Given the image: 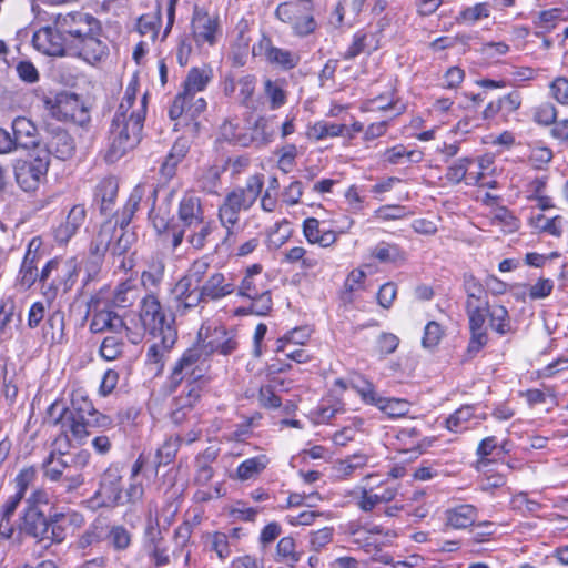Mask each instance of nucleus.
Wrapping results in <instances>:
<instances>
[{"instance_id":"774afa93","label":"nucleus","mask_w":568,"mask_h":568,"mask_svg":"<svg viewBox=\"0 0 568 568\" xmlns=\"http://www.w3.org/2000/svg\"><path fill=\"white\" fill-rule=\"evenodd\" d=\"M550 95L560 104L568 105V79L556 78L549 85Z\"/></svg>"},{"instance_id":"412c9836","label":"nucleus","mask_w":568,"mask_h":568,"mask_svg":"<svg viewBox=\"0 0 568 568\" xmlns=\"http://www.w3.org/2000/svg\"><path fill=\"white\" fill-rule=\"evenodd\" d=\"M75 152V143L73 138L64 130L52 132L50 139L45 144V151L41 154H47L49 158H54L65 161L73 156Z\"/></svg>"},{"instance_id":"7c9ffc66","label":"nucleus","mask_w":568,"mask_h":568,"mask_svg":"<svg viewBox=\"0 0 568 568\" xmlns=\"http://www.w3.org/2000/svg\"><path fill=\"white\" fill-rule=\"evenodd\" d=\"M273 136L274 129L272 126V123H270V120L265 118H260L252 126L251 134L248 135L245 133V135H243V138L240 139V145H266L272 141Z\"/></svg>"},{"instance_id":"79ce46f5","label":"nucleus","mask_w":568,"mask_h":568,"mask_svg":"<svg viewBox=\"0 0 568 568\" xmlns=\"http://www.w3.org/2000/svg\"><path fill=\"white\" fill-rule=\"evenodd\" d=\"M139 297V287L132 281L120 283L114 292L112 303L118 307L131 306Z\"/></svg>"},{"instance_id":"603ef678","label":"nucleus","mask_w":568,"mask_h":568,"mask_svg":"<svg viewBox=\"0 0 568 568\" xmlns=\"http://www.w3.org/2000/svg\"><path fill=\"white\" fill-rule=\"evenodd\" d=\"M276 555L278 561L288 565H294L301 559L300 554L296 551L295 540L288 536L278 540L276 545Z\"/></svg>"},{"instance_id":"a19ab883","label":"nucleus","mask_w":568,"mask_h":568,"mask_svg":"<svg viewBox=\"0 0 568 568\" xmlns=\"http://www.w3.org/2000/svg\"><path fill=\"white\" fill-rule=\"evenodd\" d=\"M530 225L538 232H544L555 237H560L564 232V219L560 215L547 217L538 214L530 220Z\"/></svg>"},{"instance_id":"cd10ccee","label":"nucleus","mask_w":568,"mask_h":568,"mask_svg":"<svg viewBox=\"0 0 568 568\" xmlns=\"http://www.w3.org/2000/svg\"><path fill=\"white\" fill-rule=\"evenodd\" d=\"M48 521L42 511L28 507L22 518V528L34 538L44 540L49 536Z\"/></svg>"},{"instance_id":"9d476101","label":"nucleus","mask_w":568,"mask_h":568,"mask_svg":"<svg viewBox=\"0 0 568 568\" xmlns=\"http://www.w3.org/2000/svg\"><path fill=\"white\" fill-rule=\"evenodd\" d=\"M149 220L165 246L175 251L182 244L184 229H181L179 223L173 222L169 203L153 207L150 211Z\"/></svg>"},{"instance_id":"4468645a","label":"nucleus","mask_w":568,"mask_h":568,"mask_svg":"<svg viewBox=\"0 0 568 568\" xmlns=\"http://www.w3.org/2000/svg\"><path fill=\"white\" fill-rule=\"evenodd\" d=\"M205 371V358L202 352L197 348H190L184 352L175 364L171 374V383L175 387L186 377L191 378L193 382H201Z\"/></svg>"},{"instance_id":"f8f14e48","label":"nucleus","mask_w":568,"mask_h":568,"mask_svg":"<svg viewBox=\"0 0 568 568\" xmlns=\"http://www.w3.org/2000/svg\"><path fill=\"white\" fill-rule=\"evenodd\" d=\"M89 313L92 314L90 329L93 333H102L105 331L119 332L129 327L116 313L106 307L104 291H100L91 298Z\"/></svg>"},{"instance_id":"c9c22d12","label":"nucleus","mask_w":568,"mask_h":568,"mask_svg":"<svg viewBox=\"0 0 568 568\" xmlns=\"http://www.w3.org/2000/svg\"><path fill=\"white\" fill-rule=\"evenodd\" d=\"M162 334L160 344H153L148 349V359L150 363L158 365V369H162L165 354L170 351L176 339V333L171 326H166L165 333Z\"/></svg>"},{"instance_id":"0e129e2a","label":"nucleus","mask_w":568,"mask_h":568,"mask_svg":"<svg viewBox=\"0 0 568 568\" xmlns=\"http://www.w3.org/2000/svg\"><path fill=\"white\" fill-rule=\"evenodd\" d=\"M444 336V329L439 323L432 321L428 322L424 329L422 345L425 348H433L439 344Z\"/></svg>"},{"instance_id":"aec40b11","label":"nucleus","mask_w":568,"mask_h":568,"mask_svg":"<svg viewBox=\"0 0 568 568\" xmlns=\"http://www.w3.org/2000/svg\"><path fill=\"white\" fill-rule=\"evenodd\" d=\"M87 217L83 205L77 204L71 207L67 219L54 230V239L60 244L68 243L82 226Z\"/></svg>"},{"instance_id":"473e14b6","label":"nucleus","mask_w":568,"mask_h":568,"mask_svg":"<svg viewBox=\"0 0 568 568\" xmlns=\"http://www.w3.org/2000/svg\"><path fill=\"white\" fill-rule=\"evenodd\" d=\"M489 318L490 327L499 335H506L511 332V321L505 306L494 304L491 306L486 303L485 321Z\"/></svg>"},{"instance_id":"393cba45","label":"nucleus","mask_w":568,"mask_h":568,"mask_svg":"<svg viewBox=\"0 0 568 568\" xmlns=\"http://www.w3.org/2000/svg\"><path fill=\"white\" fill-rule=\"evenodd\" d=\"M477 515L476 507L462 504L445 511V524L452 529H466L476 521Z\"/></svg>"},{"instance_id":"f03ea898","label":"nucleus","mask_w":568,"mask_h":568,"mask_svg":"<svg viewBox=\"0 0 568 568\" xmlns=\"http://www.w3.org/2000/svg\"><path fill=\"white\" fill-rule=\"evenodd\" d=\"M55 23L64 31L71 55L83 59L89 64H97L109 55V47L102 40L101 22L87 12L59 13Z\"/></svg>"},{"instance_id":"dca6fc26","label":"nucleus","mask_w":568,"mask_h":568,"mask_svg":"<svg viewBox=\"0 0 568 568\" xmlns=\"http://www.w3.org/2000/svg\"><path fill=\"white\" fill-rule=\"evenodd\" d=\"M116 223L105 221L90 246V257L85 263V270L89 277L95 276L101 267L103 256L111 245L112 236L115 231Z\"/></svg>"},{"instance_id":"2eb2a0df","label":"nucleus","mask_w":568,"mask_h":568,"mask_svg":"<svg viewBox=\"0 0 568 568\" xmlns=\"http://www.w3.org/2000/svg\"><path fill=\"white\" fill-rule=\"evenodd\" d=\"M357 393L361 395L364 403L376 406L389 417H403L409 412L408 402L399 398H384L379 396L373 384L367 381L364 382L361 388L357 387Z\"/></svg>"},{"instance_id":"052dcab7","label":"nucleus","mask_w":568,"mask_h":568,"mask_svg":"<svg viewBox=\"0 0 568 568\" xmlns=\"http://www.w3.org/2000/svg\"><path fill=\"white\" fill-rule=\"evenodd\" d=\"M469 164L471 163V160L468 158H462L458 159L456 162H454L452 165L448 166L446 172V179L448 182L453 184H458L463 180L466 181V178L468 175Z\"/></svg>"},{"instance_id":"5fc2aeb1","label":"nucleus","mask_w":568,"mask_h":568,"mask_svg":"<svg viewBox=\"0 0 568 568\" xmlns=\"http://www.w3.org/2000/svg\"><path fill=\"white\" fill-rule=\"evenodd\" d=\"M561 20V10L552 8L549 10L540 11L534 19V24L542 32H550Z\"/></svg>"},{"instance_id":"bf43d9fd","label":"nucleus","mask_w":568,"mask_h":568,"mask_svg":"<svg viewBox=\"0 0 568 568\" xmlns=\"http://www.w3.org/2000/svg\"><path fill=\"white\" fill-rule=\"evenodd\" d=\"M291 229L287 221L278 222L270 231L267 236V245L270 248H280L290 237Z\"/></svg>"},{"instance_id":"4d7b16f0","label":"nucleus","mask_w":568,"mask_h":568,"mask_svg":"<svg viewBox=\"0 0 568 568\" xmlns=\"http://www.w3.org/2000/svg\"><path fill=\"white\" fill-rule=\"evenodd\" d=\"M521 294L531 300H541L549 296L554 288V282L549 278H539L535 284L523 286Z\"/></svg>"},{"instance_id":"37998d69","label":"nucleus","mask_w":568,"mask_h":568,"mask_svg":"<svg viewBox=\"0 0 568 568\" xmlns=\"http://www.w3.org/2000/svg\"><path fill=\"white\" fill-rule=\"evenodd\" d=\"M490 16V4L479 2L470 7L464 8L457 16L458 23L473 26L476 22L487 19Z\"/></svg>"},{"instance_id":"423d86ee","label":"nucleus","mask_w":568,"mask_h":568,"mask_svg":"<svg viewBox=\"0 0 568 568\" xmlns=\"http://www.w3.org/2000/svg\"><path fill=\"white\" fill-rule=\"evenodd\" d=\"M139 317L140 323L135 324L134 328L125 327V335L133 344L140 343L146 331L151 334L158 331L165 333L166 326H170L166 324L165 313L154 292L148 293L141 300Z\"/></svg>"},{"instance_id":"8fccbe9b","label":"nucleus","mask_w":568,"mask_h":568,"mask_svg":"<svg viewBox=\"0 0 568 568\" xmlns=\"http://www.w3.org/2000/svg\"><path fill=\"white\" fill-rule=\"evenodd\" d=\"M264 93L270 101V108L272 110L280 109L286 102V92L282 81H272L267 79L264 82Z\"/></svg>"},{"instance_id":"c756f323","label":"nucleus","mask_w":568,"mask_h":568,"mask_svg":"<svg viewBox=\"0 0 568 568\" xmlns=\"http://www.w3.org/2000/svg\"><path fill=\"white\" fill-rule=\"evenodd\" d=\"M213 79V70L209 65L191 68L183 81L182 89H185V94L189 92L197 93L205 90L207 84Z\"/></svg>"},{"instance_id":"f704fd0d","label":"nucleus","mask_w":568,"mask_h":568,"mask_svg":"<svg viewBox=\"0 0 568 568\" xmlns=\"http://www.w3.org/2000/svg\"><path fill=\"white\" fill-rule=\"evenodd\" d=\"M118 195V182L114 178H104L95 187V201L102 213H109Z\"/></svg>"},{"instance_id":"bb28decb","label":"nucleus","mask_w":568,"mask_h":568,"mask_svg":"<svg viewBox=\"0 0 568 568\" xmlns=\"http://www.w3.org/2000/svg\"><path fill=\"white\" fill-rule=\"evenodd\" d=\"M52 271L59 272L60 281L58 285L63 284L64 288H69L74 283V277L77 275V265L74 261L60 263L55 258L50 260L41 270V273L38 276L39 281L44 283L50 277Z\"/></svg>"},{"instance_id":"6e6d98bb","label":"nucleus","mask_w":568,"mask_h":568,"mask_svg":"<svg viewBox=\"0 0 568 568\" xmlns=\"http://www.w3.org/2000/svg\"><path fill=\"white\" fill-rule=\"evenodd\" d=\"M202 389L203 386L201 382H189L183 393L176 399L178 406L180 408L193 407L200 399Z\"/></svg>"},{"instance_id":"c03bdc74","label":"nucleus","mask_w":568,"mask_h":568,"mask_svg":"<svg viewBox=\"0 0 568 568\" xmlns=\"http://www.w3.org/2000/svg\"><path fill=\"white\" fill-rule=\"evenodd\" d=\"M385 160L392 164H402L406 162L422 161L423 153L417 150H407L404 145L398 144L386 150Z\"/></svg>"},{"instance_id":"a878e982","label":"nucleus","mask_w":568,"mask_h":568,"mask_svg":"<svg viewBox=\"0 0 568 568\" xmlns=\"http://www.w3.org/2000/svg\"><path fill=\"white\" fill-rule=\"evenodd\" d=\"M303 234L308 243L321 247H329L337 240L336 232L322 229L320 221L315 217H307L303 222Z\"/></svg>"},{"instance_id":"ddd939ff","label":"nucleus","mask_w":568,"mask_h":568,"mask_svg":"<svg viewBox=\"0 0 568 568\" xmlns=\"http://www.w3.org/2000/svg\"><path fill=\"white\" fill-rule=\"evenodd\" d=\"M33 47L41 53L51 57L71 54L67 36L54 22L52 27H43L34 32L32 37Z\"/></svg>"},{"instance_id":"de8ad7c7","label":"nucleus","mask_w":568,"mask_h":568,"mask_svg":"<svg viewBox=\"0 0 568 568\" xmlns=\"http://www.w3.org/2000/svg\"><path fill=\"white\" fill-rule=\"evenodd\" d=\"M164 275V264L162 261H152L148 270L141 274V284L151 292L162 282Z\"/></svg>"},{"instance_id":"7ed1b4c3","label":"nucleus","mask_w":568,"mask_h":568,"mask_svg":"<svg viewBox=\"0 0 568 568\" xmlns=\"http://www.w3.org/2000/svg\"><path fill=\"white\" fill-rule=\"evenodd\" d=\"M263 175L255 174L247 179L244 187H239L230 192L219 207V220L226 229L224 242H231L232 227L240 220V212L248 210L256 201L263 189Z\"/></svg>"},{"instance_id":"b1692460","label":"nucleus","mask_w":568,"mask_h":568,"mask_svg":"<svg viewBox=\"0 0 568 568\" xmlns=\"http://www.w3.org/2000/svg\"><path fill=\"white\" fill-rule=\"evenodd\" d=\"M464 287L467 294L466 298V314L485 313L487 301V293L481 284L471 275L466 276Z\"/></svg>"},{"instance_id":"a18cd8bd","label":"nucleus","mask_w":568,"mask_h":568,"mask_svg":"<svg viewBox=\"0 0 568 568\" xmlns=\"http://www.w3.org/2000/svg\"><path fill=\"white\" fill-rule=\"evenodd\" d=\"M42 466L44 476L51 481H57L62 477L65 468L68 467V464L63 459L62 454L51 452L50 455L44 459Z\"/></svg>"},{"instance_id":"58836bf2","label":"nucleus","mask_w":568,"mask_h":568,"mask_svg":"<svg viewBox=\"0 0 568 568\" xmlns=\"http://www.w3.org/2000/svg\"><path fill=\"white\" fill-rule=\"evenodd\" d=\"M475 418V408L466 405L455 410L446 419V428L453 433L464 432L471 428V420Z\"/></svg>"},{"instance_id":"f257e3e1","label":"nucleus","mask_w":568,"mask_h":568,"mask_svg":"<svg viewBox=\"0 0 568 568\" xmlns=\"http://www.w3.org/2000/svg\"><path fill=\"white\" fill-rule=\"evenodd\" d=\"M139 81L133 77L128 83L124 95L112 121L110 143L105 160L116 162L126 152L134 149L141 140L146 112V93L138 100Z\"/></svg>"},{"instance_id":"e2e57ef3","label":"nucleus","mask_w":568,"mask_h":568,"mask_svg":"<svg viewBox=\"0 0 568 568\" xmlns=\"http://www.w3.org/2000/svg\"><path fill=\"white\" fill-rule=\"evenodd\" d=\"M108 540L115 550H124L131 545V534L123 526H113L108 534Z\"/></svg>"},{"instance_id":"13d9d810","label":"nucleus","mask_w":568,"mask_h":568,"mask_svg":"<svg viewBox=\"0 0 568 568\" xmlns=\"http://www.w3.org/2000/svg\"><path fill=\"white\" fill-rule=\"evenodd\" d=\"M469 321L470 338L486 345L488 342L487 331L485 328V313L467 314Z\"/></svg>"},{"instance_id":"69168bd1","label":"nucleus","mask_w":568,"mask_h":568,"mask_svg":"<svg viewBox=\"0 0 568 568\" xmlns=\"http://www.w3.org/2000/svg\"><path fill=\"white\" fill-rule=\"evenodd\" d=\"M43 241L41 236H34L28 243L22 263L38 266V262L43 257Z\"/></svg>"},{"instance_id":"4c0bfd02","label":"nucleus","mask_w":568,"mask_h":568,"mask_svg":"<svg viewBox=\"0 0 568 568\" xmlns=\"http://www.w3.org/2000/svg\"><path fill=\"white\" fill-rule=\"evenodd\" d=\"M216 229L214 221L205 219L203 222L199 223L197 227L187 229L190 233L186 236V242L193 248L202 250Z\"/></svg>"},{"instance_id":"49530a36","label":"nucleus","mask_w":568,"mask_h":568,"mask_svg":"<svg viewBox=\"0 0 568 568\" xmlns=\"http://www.w3.org/2000/svg\"><path fill=\"white\" fill-rule=\"evenodd\" d=\"M212 351L222 355H229L237 347L235 334L226 332L224 328L215 329V338L211 341Z\"/></svg>"},{"instance_id":"5701e85b","label":"nucleus","mask_w":568,"mask_h":568,"mask_svg":"<svg viewBox=\"0 0 568 568\" xmlns=\"http://www.w3.org/2000/svg\"><path fill=\"white\" fill-rule=\"evenodd\" d=\"M13 140L17 148L31 149L39 144L37 125L28 118L18 116L12 122Z\"/></svg>"},{"instance_id":"c85d7f7f","label":"nucleus","mask_w":568,"mask_h":568,"mask_svg":"<svg viewBox=\"0 0 568 568\" xmlns=\"http://www.w3.org/2000/svg\"><path fill=\"white\" fill-rule=\"evenodd\" d=\"M264 49L266 60L276 64L285 70L293 69L300 62V55L293 51L274 47L270 40H265L261 43Z\"/></svg>"},{"instance_id":"09e8293b","label":"nucleus","mask_w":568,"mask_h":568,"mask_svg":"<svg viewBox=\"0 0 568 568\" xmlns=\"http://www.w3.org/2000/svg\"><path fill=\"white\" fill-rule=\"evenodd\" d=\"M344 128L342 124L318 121L307 129L306 134L310 139L320 141L328 136L341 135Z\"/></svg>"},{"instance_id":"e433bc0d","label":"nucleus","mask_w":568,"mask_h":568,"mask_svg":"<svg viewBox=\"0 0 568 568\" xmlns=\"http://www.w3.org/2000/svg\"><path fill=\"white\" fill-rule=\"evenodd\" d=\"M268 464L270 458L264 454L247 458L237 466L235 477L242 481L256 478Z\"/></svg>"},{"instance_id":"72a5a7b5","label":"nucleus","mask_w":568,"mask_h":568,"mask_svg":"<svg viewBox=\"0 0 568 568\" xmlns=\"http://www.w3.org/2000/svg\"><path fill=\"white\" fill-rule=\"evenodd\" d=\"M203 539L205 548L214 552L219 559L224 560L231 556L233 542L230 540V536L226 535V532H206Z\"/></svg>"},{"instance_id":"1a4fd4ad","label":"nucleus","mask_w":568,"mask_h":568,"mask_svg":"<svg viewBox=\"0 0 568 568\" xmlns=\"http://www.w3.org/2000/svg\"><path fill=\"white\" fill-rule=\"evenodd\" d=\"M50 166L47 154H37L30 160H19L14 164V178L26 192H34L45 180Z\"/></svg>"},{"instance_id":"39448f33","label":"nucleus","mask_w":568,"mask_h":568,"mask_svg":"<svg viewBox=\"0 0 568 568\" xmlns=\"http://www.w3.org/2000/svg\"><path fill=\"white\" fill-rule=\"evenodd\" d=\"M237 294L251 301L248 307V313L251 314L263 316L272 308L271 293L260 264H253L247 267L237 287Z\"/></svg>"},{"instance_id":"20e7f679","label":"nucleus","mask_w":568,"mask_h":568,"mask_svg":"<svg viewBox=\"0 0 568 568\" xmlns=\"http://www.w3.org/2000/svg\"><path fill=\"white\" fill-rule=\"evenodd\" d=\"M122 478V471L116 465H111L104 470L94 496L100 506L114 507L135 504L142 499L144 495L142 483H129L124 489Z\"/></svg>"},{"instance_id":"9b49d317","label":"nucleus","mask_w":568,"mask_h":568,"mask_svg":"<svg viewBox=\"0 0 568 568\" xmlns=\"http://www.w3.org/2000/svg\"><path fill=\"white\" fill-rule=\"evenodd\" d=\"M48 417L54 425L60 424L63 432L70 434L79 443L83 442L90 434L87 416L70 413L62 400L57 399L49 406Z\"/></svg>"},{"instance_id":"6e6552de","label":"nucleus","mask_w":568,"mask_h":568,"mask_svg":"<svg viewBox=\"0 0 568 568\" xmlns=\"http://www.w3.org/2000/svg\"><path fill=\"white\" fill-rule=\"evenodd\" d=\"M143 187L136 186L125 206L122 210V213L120 216H116L115 220L110 219L109 221H112L113 223H116L115 231L113 233L112 240L116 237L115 242H111V247L113 250L114 254H123L125 253L133 242L135 241L134 233L126 230V226L130 224L132 216L134 215L135 211L139 207V204L143 197Z\"/></svg>"},{"instance_id":"3c124183","label":"nucleus","mask_w":568,"mask_h":568,"mask_svg":"<svg viewBox=\"0 0 568 568\" xmlns=\"http://www.w3.org/2000/svg\"><path fill=\"white\" fill-rule=\"evenodd\" d=\"M490 221L493 225L500 226L507 233L515 232L519 227L518 220L504 206L497 207L491 212Z\"/></svg>"},{"instance_id":"f3484780","label":"nucleus","mask_w":568,"mask_h":568,"mask_svg":"<svg viewBox=\"0 0 568 568\" xmlns=\"http://www.w3.org/2000/svg\"><path fill=\"white\" fill-rule=\"evenodd\" d=\"M191 27L192 37L197 47H213L221 34L219 19L206 12L195 11Z\"/></svg>"},{"instance_id":"4be33fe9","label":"nucleus","mask_w":568,"mask_h":568,"mask_svg":"<svg viewBox=\"0 0 568 568\" xmlns=\"http://www.w3.org/2000/svg\"><path fill=\"white\" fill-rule=\"evenodd\" d=\"M204 300L216 301L231 295L235 291L233 281L221 272L212 273L201 286Z\"/></svg>"},{"instance_id":"0eeeda50","label":"nucleus","mask_w":568,"mask_h":568,"mask_svg":"<svg viewBox=\"0 0 568 568\" xmlns=\"http://www.w3.org/2000/svg\"><path fill=\"white\" fill-rule=\"evenodd\" d=\"M45 105L50 114L58 121L83 124L90 120L83 101L72 92H60L52 99L45 100Z\"/></svg>"},{"instance_id":"ea45409f","label":"nucleus","mask_w":568,"mask_h":568,"mask_svg":"<svg viewBox=\"0 0 568 568\" xmlns=\"http://www.w3.org/2000/svg\"><path fill=\"white\" fill-rule=\"evenodd\" d=\"M64 336V315L61 312H54L49 315L44 327L43 338L50 344H60Z\"/></svg>"},{"instance_id":"2f4dec72","label":"nucleus","mask_w":568,"mask_h":568,"mask_svg":"<svg viewBox=\"0 0 568 568\" xmlns=\"http://www.w3.org/2000/svg\"><path fill=\"white\" fill-rule=\"evenodd\" d=\"M283 262L296 265L303 271H308L320 265V257L312 251H307L303 246H294L284 252Z\"/></svg>"},{"instance_id":"680f3d73","label":"nucleus","mask_w":568,"mask_h":568,"mask_svg":"<svg viewBox=\"0 0 568 568\" xmlns=\"http://www.w3.org/2000/svg\"><path fill=\"white\" fill-rule=\"evenodd\" d=\"M308 338L310 332L307 328H295L277 339L276 352H286L288 344L304 345Z\"/></svg>"},{"instance_id":"864d4df0","label":"nucleus","mask_w":568,"mask_h":568,"mask_svg":"<svg viewBox=\"0 0 568 568\" xmlns=\"http://www.w3.org/2000/svg\"><path fill=\"white\" fill-rule=\"evenodd\" d=\"M93 409L94 406L85 389L82 387L74 388L71 393V409L69 412L87 416L89 413H93Z\"/></svg>"},{"instance_id":"338daca9","label":"nucleus","mask_w":568,"mask_h":568,"mask_svg":"<svg viewBox=\"0 0 568 568\" xmlns=\"http://www.w3.org/2000/svg\"><path fill=\"white\" fill-rule=\"evenodd\" d=\"M136 27L141 36L149 37L154 42L159 34L160 19L154 16H142Z\"/></svg>"},{"instance_id":"a211bd4d","label":"nucleus","mask_w":568,"mask_h":568,"mask_svg":"<svg viewBox=\"0 0 568 568\" xmlns=\"http://www.w3.org/2000/svg\"><path fill=\"white\" fill-rule=\"evenodd\" d=\"M178 216L184 232L186 229L197 227L205 220L201 199L192 192L184 193L179 203Z\"/></svg>"},{"instance_id":"6ab92c4d","label":"nucleus","mask_w":568,"mask_h":568,"mask_svg":"<svg viewBox=\"0 0 568 568\" xmlns=\"http://www.w3.org/2000/svg\"><path fill=\"white\" fill-rule=\"evenodd\" d=\"M206 109V101L202 97H197L194 93L189 92L185 94V89L175 97L172 105L169 110V116L172 120H178L185 115L190 119H194L204 112Z\"/></svg>"}]
</instances>
